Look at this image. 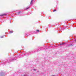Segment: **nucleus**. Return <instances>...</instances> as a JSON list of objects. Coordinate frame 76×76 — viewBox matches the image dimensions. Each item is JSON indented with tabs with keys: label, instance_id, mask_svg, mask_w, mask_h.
Returning <instances> with one entry per match:
<instances>
[{
	"label": "nucleus",
	"instance_id": "nucleus-4",
	"mask_svg": "<svg viewBox=\"0 0 76 76\" xmlns=\"http://www.w3.org/2000/svg\"><path fill=\"white\" fill-rule=\"evenodd\" d=\"M56 10H56H56H54L53 11V12H55V11H56Z\"/></svg>",
	"mask_w": 76,
	"mask_h": 76
},
{
	"label": "nucleus",
	"instance_id": "nucleus-5",
	"mask_svg": "<svg viewBox=\"0 0 76 76\" xmlns=\"http://www.w3.org/2000/svg\"><path fill=\"white\" fill-rule=\"evenodd\" d=\"M10 34H12V33H13V32L11 31L10 32Z\"/></svg>",
	"mask_w": 76,
	"mask_h": 76
},
{
	"label": "nucleus",
	"instance_id": "nucleus-8",
	"mask_svg": "<svg viewBox=\"0 0 76 76\" xmlns=\"http://www.w3.org/2000/svg\"><path fill=\"white\" fill-rule=\"evenodd\" d=\"M29 8H26V10L28 9H29Z\"/></svg>",
	"mask_w": 76,
	"mask_h": 76
},
{
	"label": "nucleus",
	"instance_id": "nucleus-11",
	"mask_svg": "<svg viewBox=\"0 0 76 76\" xmlns=\"http://www.w3.org/2000/svg\"><path fill=\"white\" fill-rule=\"evenodd\" d=\"M35 71V69H34Z\"/></svg>",
	"mask_w": 76,
	"mask_h": 76
},
{
	"label": "nucleus",
	"instance_id": "nucleus-2",
	"mask_svg": "<svg viewBox=\"0 0 76 76\" xmlns=\"http://www.w3.org/2000/svg\"><path fill=\"white\" fill-rule=\"evenodd\" d=\"M65 42L63 43H61V45H63L64 44H65Z\"/></svg>",
	"mask_w": 76,
	"mask_h": 76
},
{
	"label": "nucleus",
	"instance_id": "nucleus-1",
	"mask_svg": "<svg viewBox=\"0 0 76 76\" xmlns=\"http://www.w3.org/2000/svg\"><path fill=\"white\" fill-rule=\"evenodd\" d=\"M7 15V14H3L2 15H0V16H4V15Z\"/></svg>",
	"mask_w": 76,
	"mask_h": 76
},
{
	"label": "nucleus",
	"instance_id": "nucleus-6",
	"mask_svg": "<svg viewBox=\"0 0 76 76\" xmlns=\"http://www.w3.org/2000/svg\"><path fill=\"white\" fill-rule=\"evenodd\" d=\"M34 0H31V2H32Z\"/></svg>",
	"mask_w": 76,
	"mask_h": 76
},
{
	"label": "nucleus",
	"instance_id": "nucleus-7",
	"mask_svg": "<svg viewBox=\"0 0 76 76\" xmlns=\"http://www.w3.org/2000/svg\"><path fill=\"white\" fill-rule=\"evenodd\" d=\"M37 32H39V30H37Z\"/></svg>",
	"mask_w": 76,
	"mask_h": 76
},
{
	"label": "nucleus",
	"instance_id": "nucleus-9",
	"mask_svg": "<svg viewBox=\"0 0 76 76\" xmlns=\"http://www.w3.org/2000/svg\"><path fill=\"white\" fill-rule=\"evenodd\" d=\"M51 76H55V75H52Z\"/></svg>",
	"mask_w": 76,
	"mask_h": 76
},
{
	"label": "nucleus",
	"instance_id": "nucleus-10",
	"mask_svg": "<svg viewBox=\"0 0 76 76\" xmlns=\"http://www.w3.org/2000/svg\"><path fill=\"white\" fill-rule=\"evenodd\" d=\"M60 45H62L61 44H60Z\"/></svg>",
	"mask_w": 76,
	"mask_h": 76
},
{
	"label": "nucleus",
	"instance_id": "nucleus-3",
	"mask_svg": "<svg viewBox=\"0 0 76 76\" xmlns=\"http://www.w3.org/2000/svg\"><path fill=\"white\" fill-rule=\"evenodd\" d=\"M30 4H32V2H31V1L30 3Z\"/></svg>",
	"mask_w": 76,
	"mask_h": 76
}]
</instances>
